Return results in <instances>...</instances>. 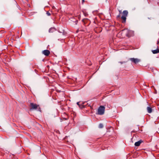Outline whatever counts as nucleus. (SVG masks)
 Listing matches in <instances>:
<instances>
[{
	"label": "nucleus",
	"mask_w": 159,
	"mask_h": 159,
	"mask_svg": "<svg viewBox=\"0 0 159 159\" xmlns=\"http://www.w3.org/2000/svg\"><path fill=\"white\" fill-rule=\"evenodd\" d=\"M152 87H153L154 88V93L155 94H156L157 93V90L155 89V88L154 87V86H152Z\"/></svg>",
	"instance_id": "ddd939ff"
},
{
	"label": "nucleus",
	"mask_w": 159,
	"mask_h": 159,
	"mask_svg": "<svg viewBox=\"0 0 159 159\" xmlns=\"http://www.w3.org/2000/svg\"><path fill=\"white\" fill-rule=\"evenodd\" d=\"M84 2V0H82V2L83 3Z\"/></svg>",
	"instance_id": "aec40b11"
},
{
	"label": "nucleus",
	"mask_w": 159,
	"mask_h": 159,
	"mask_svg": "<svg viewBox=\"0 0 159 159\" xmlns=\"http://www.w3.org/2000/svg\"><path fill=\"white\" fill-rule=\"evenodd\" d=\"M129 60L131 61L132 62L136 64L140 61V60L138 58H131L129 59Z\"/></svg>",
	"instance_id": "20e7f679"
},
{
	"label": "nucleus",
	"mask_w": 159,
	"mask_h": 159,
	"mask_svg": "<svg viewBox=\"0 0 159 159\" xmlns=\"http://www.w3.org/2000/svg\"><path fill=\"white\" fill-rule=\"evenodd\" d=\"M120 14H119L117 16H116L117 18V19L119 18H120Z\"/></svg>",
	"instance_id": "f3484780"
},
{
	"label": "nucleus",
	"mask_w": 159,
	"mask_h": 159,
	"mask_svg": "<svg viewBox=\"0 0 159 159\" xmlns=\"http://www.w3.org/2000/svg\"><path fill=\"white\" fill-rule=\"evenodd\" d=\"M131 32V31L128 29L124 30L122 31V33L125 34V35L128 37L130 36V33Z\"/></svg>",
	"instance_id": "7ed1b4c3"
},
{
	"label": "nucleus",
	"mask_w": 159,
	"mask_h": 159,
	"mask_svg": "<svg viewBox=\"0 0 159 159\" xmlns=\"http://www.w3.org/2000/svg\"><path fill=\"white\" fill-rule=\"evenodd\" d=\"M78 32V30H77L76 32L77 33V32Z\"/></svg>",
	"instance_id": "412c9836"
},
{
	"label": "nucleus",
	"mask_w": 159,
	"mask_h": 159,
	"mask_svg": "<svg viewBox=\"0 0 159 159\" xmlns=\"http://www.w3.org/2000/svg\"><path fill=\"white\" fill-rule=\"evenodd\" d=\"M152 52L153 54H157L159 53V49H157L156 50H152Z\"/></svg>",
	"instance_id": "9d476101"
},
{
	"label": "nucleus",
	"mask_w": 159,
	"mask_h": 159,
	"mask_svg": "<svg viewBox=\"0 0 159 159\" xmlns=\"http://www.w3.org/2000/svg\"><path fill=\"white\" fill-rule=\"evenodd\" d=\"M47 15L48 16H50L51 15L50 13L48 11H47L46 12Z\"/></svg>",
	"instance_id": "dca6fc26"
},
{
	"label": "nucleus",
	"mask_w": 159,
	"mask_h": 159,
	"mask_svg": "<svg viewBox=\"0 0 159 159\" xmlns=\"http://www.w3.org/2000/svg\"><path fill=\"white\" fill-rule=\"evenodd\" d=\"M143 142V141L141 140H139V141L136 142L135 143L134 145L136 146H139L140 144Z\"/></svg>",
	"instance_id": "6e6552de"
},
{
	"label": "nucleus",
	"mask_w": 159,
	"mask_h": 159,
	"mask_svg": "<svg viewBox=\"0 0 159 159\" xmlns=\"http://www.w3.org/2000/svg\"><path fill=\"white\" fill-rule=\"evenodd\" d=\"M126 62V61H119L118 62L121 64H122L123 63H125Z\"/></svg>",
	"instance_id": "2eb2a0df"
},
{
	"label": "nucleus",
	"mask_w": 159,
	"mask_h": 159,
	"mask_svg": "<svg viewBox=\"0 0 159 159\" xmlns=\"http://www.w3.org/2000/svg\"><path fill=\"white\" fill-rule=\"evenodd\" d=\"M158 109H159V107H158Z\"/></svg>",
	"instance_id": "4be33fe9"
},
{
	"label": "nucleus",
	"mask_w": 159,
	"mask_h": 159,
	"mask_svg": "<svg viewBox=\"0 0 159 159\" xmlns=\"http://www.w3.org/2000/svg\"><path fill=\"white\" fill-rule=\"evenodd\" d=\"M83 103H82V104H80V105H79V107L80 108L82 109L84 107V106L83 105Z\"/></svg>",
	"instance_id": "4468645a"
},
{
	"label": "nucleus",
	"mask_w": 159,
	"mask_h": 159,
	"mask_svg": "<svg viewBox=\"0 0 159 159\" xmlns=\"http://www.w3.org/2000/svg\"><path fill=\"white\" fill-rule=\"evenodd\" d=\"M80 102H78L77 103V105L79 106V105H80Z\"/></svg>",
	"instance_id": "a211bd4d"
},
{
	"label": "nucleus",
	"mask_w": 159,
	"mask_h": 159,
	"mask_svg": "<svg viewBox=\"0 0 159 159\" xmlns=\"http://www.w3.org/2000/svg\"><path fill=\"white\" fill-rule=\"evenodd\" d=\"M128 12L127 11L125 10L123 11V15L121 17V21L123 23H125L126 20V17L127 16Z\"/></svg>",
	"instance_id": "f03ea898"
},
{
	"label": "nucleus",
	"mask_w": 159,
	"mask_h": 159,
	"mask_svg": "<svg viewBox=\"0 0 159 159\" xmlns=\"http://www.w3.org/2000/svg\"><path fill=\"white\" fill-rule=\"evenodd\" d=\"M94 31L96 32V33H98L101 32L102 31V28L100 27H97L94 29Z\"/></svg>",
	"instance_id": "0eeeda50"
},
{
	"label": "nucleus",
	"mask_w": 159,
	"mask_h": 159,
	"mask_svg": "<svg viewBox=\"0 0 159 159\" xmlns=\"http://www.w3.org/2000/svg\"><path fill=\"white\" fill-rule=\"evenodd\" d=\"M30 106L31 107L30 110L36 109L38 107H39V105L33 103H30Z\"/></svg>",
	"instance_id": "39448f33"
},
{
	"label": "nucleus",
	"mask_w": 159,
	"mask_h": 159,
	"mask_svg": "<svg viewBox=\"0 0 159 159\" xmlns=\"http://www.w3.org/2000/svg\"><path fill=\"white\" fill-rule=\"evenodd\" d=\"M56 30L54 28L51 27L49 29V32L50 33H53L56 31Z\"/></svg>",
	"instance_id": "1a4fd4ad"
},
{
	"label": "nucleus",
	"mask_w": 159,
	"mask_h": 159,
	"mask_svg": "<svg viewBox=\"0 0 159 159\" xmlns=\"http://www.w3.org/2000/svg\"><path fill=\"white\" fill-rule=\"evenodd\" d=\"M147 110L148 112L149 113H151L152 111V108L150 107H147Z\"/></svg>",
	"instance_id": "9b49d317"
},
{
	"label": "nucleus",
	"mask_w": 159,
	"mask_h": 159,
	"mask_svg": "<svg viewBox=\"0 0 159 159\" xmlns=\"http://www.w3.org/2000/svg\"><path fill=\"white\" fill-rule=\"evenodd\" d=\"M105 110V107L102 106H101L98 108L97 112L96 113V114L99 115H102L104 113Z\"/></svg>",
	"instance_id": "f257e3e1"
},
{
	"label": "nucleus",
	"mask_w": 159,
	"mask_h": 159,
	"mask_svg": "<svg viewBox=\"0 0 159 159\" xmlns=\"http://www.w3.org/2000/svg\"><path fill=\"white\" fill-rule=\"evenodd\" d=\"M42 53L45 55L48 56L50 54V52L48 50H45L43 51Z\"/></svg>",
	"instance_id": "423d86ee"
},
{
	"label": "nucleus",
	"mask_w": 159,
	"mask_h": 159,
	"mask_svg": "<svg viewBox=\"0 0 159 159\" xmlns=\"http://www.w3.org/2000/svg\"><path fill=\"white\" fill-rule=\"evenodd\" d=\"M119 14H120L122 12V11L121 10H119Z\"/></svg>",
	"instance_id": "6ab92c4d"
},
{
	"label": "nucleus",
	"mask_w": 159,
	"mask_h": 159,
	"mask_svg": "<svg viewBox=\"0 0 159 159\" xmlns=\"http://www.w3.org/2000/svg\"><path fill=\"white\" fill-rule=\"evenodd\" d=\"M103 125L102 124H100L99 125H98V127L99 128H102L103 127Z\"/></svg>",
	"instance_id": "f8f14e48"
}]
</instances>
